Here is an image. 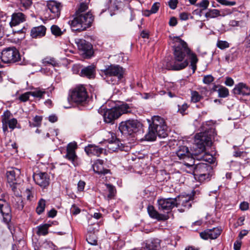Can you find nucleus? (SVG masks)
<instances>
[{
	"instance_id": "obj_1",
	"label": "nucleus",
	"mask_w": 250,
	"mask_h": 250,
	"mask_svg": "<svg viewBox=\"0 0 250 250\" xmlns=\"http://www.w3.org/2000/svg\"><path fill=\"white\" fill-rule=\"evenodd\" d=\"M169 43L173 50V60L167 62L166 68L179 71L185 69L189 64L194 73L197 69L198 59L197 55L188 46V44L180 37H169Z\"/></svg>"
},
{
	"instance_id": "obj_2",
	"label": "nucleus",
	"mask_w": 250,
	"mask_h": 250,
	"mask_svg": "<svg viewBox=\"0 0 250 250\" xmlns=\"http://www.w3.org/2000/svg\"><path fill=\"white\" fill-rule=\"evenodd\" d=\"M158 210L164 214L159 213L152 206L147 207V212L150 217L158 221H166L169 218L167 213L175 207L177 206L176 198H161L157 201Z\"/></svg>"
},
{
	"instance_id": "obj_3",
	"label": "nucleus",
	"mask_w": 250,
	"mask_h": 250,
	"mask_svg": "<svg viewBox=\"0 0 250 250\" xmlns=\"http://www.w3.org/2000/svg\"><path fill=\"white\" fill-rule=\"evenodd\" d=\"M195 145L199 148L198 152L195 151L193 154L195 156H200L197 157L209 164H212L215 162V158L208 153L205 152L206 146H208L211 144V138L210 134H208V131L205 130L204 131L197 134L195 136Z\"/></svg>"
},
{
	"instance_id": "obj_4",
	"label": "nucleus",
	"mask_w": 250,
	"mask_h": 250,
	"mask_svg": "<svg viewBox=\"0 0 250 250\" xmlns=\"http://www.w3.org/2000/svg\"><path fill=\"white\" fill-rule=\"evenodd\" d=\"M102 76L109 84L115 85L119 84L124 77L125 69L117 64L107 66L101 71Z\"/></svg>"
},
{
	"instance_id": "obj_5",
	"label": "nucleus",
	"mask_w": 250,
	"mask_h": 250,
	"mask_svg": "<svg viewBox=\"0 0 250 250\" xmlns=\"http://www.w3.org/2000/svg\"><path fill=\"white\" fill-rule=\"evenodd\" d=\"M94 21V17L90 12L84 15H78L68 22L73 31L81 32L91 27Z\"/></svg>"
},
{
	"instance_id": "obj_6",
	"label": "nucleus",
	"mask_w": 250,
	"mask_h": 250,
	"mask_svg": "<svg viewBox=\"0 0 250 250\" xmlns=\"http://www.w3.org/2000/svg\"><path fill=\"white\" fill-rule=\"evenodd\" d=\"M190 171L188 172L193 173L195 178L200 182H203L206 180H209L211 175L212 168L207 163H199L188 167Z\"/></svg>"
},
{
	"instance_id": "obj_7",
	"label": "nucleus",
	"mask_w": 250,
	"mask_h": 250,
	"mask_svg": "<svg viewBox=\"0 0 250 250\" xmlns=\"http://www.w3.org/2000/svg\"><path fill=\"white\" fill-rule=\"evenodd\" d=\"M130 111L129 106L127 104H123L110 109H107L104 112V121L107 124H113L122 114Z\"/></svg>"
},
{
	"instance_id": "obj_8",
	"label": "nucleus",
	"mask_w": 250,
	"mask_h": 250,
	"mask_svg": "<svg viewBox=\"0 0 250 250\" xmlns=\"http://www.w3.org/2000/svg\"><path fill=\"white\" fill-rule=\"evenodd\" d=\"M119 129L122 134L132 135L143 131V125L137 120L130 119L122 122L119 125Z\"/></svg>"
},
{
	"instance_id": "obj_9",
	"label": "nucleus",
	"mask_w": 250,
	"mask_h": 250,
	"mask_svg": "<svg viewBox=\"0 0 250 250\" xmlns=\"http://www.w3.org/2000/svg\"><path fill=\"white\" fill-rule=\"evenodd\" d=\"M0 59L4 63H14L21 61L19 51L14 47L3 49L1 52Z\"/></svg>"
},
{
	"instance_id": "obj_10",
	"label": "nucleus",
	"mask_w": 250,
	"mask_h": 250,
	"mask_svg": "<svg viewBox=\"0 0 250 250\" xmlns=\"http://www.w3.org/2000/svg\"><path fill=\"white\" fill-rule=\"evenodd\" d=\"M70 98L72 102L77 104L85 103L88 98L85 87L82 84L77 85L71 90Z\"/></svg>"
},
{
	"instance_id": "obj_11",
	"label": "nucleus",
	"mask_w": 250,
	"mask_h": 250,
	"mask_svg": "<svg viewBox=\"0 0 250 250\" xmlns=\"http://www.w3.org/2000/svg\"><path fill=\"white\" fill-rule=\"evenodd\" d=\"M176 154L179 160L183 161V164L187 167L194 165V158L192 157V154L190 152L187 146H180L176 152Z\"/></svg>"
},
{
	"instance_id": "obj_12",
	"label": "nucleus",
	"mask_w": 250,
	"mask_h": 250,
	"mask_svg": "<svg viewBox=\"0 0 250 250\" xmlns=\"http://www.w3.org/2000/svg\"><path fill=\"white\" fill-rule=\"evenodd\" d=\"M47 11L45 17L49 20H53L60 17L62 5L61 3L55 0L47 2Z\"/></svg>"
},
{
	"instance_id": "obj_13",
	"label": "nucleus",
	"mask_w": 250,
	"mask_h": 250,
	"mask_svg": "<svg viewBox=\"0 0 250 250\" xmlns=\"http://www.w3.org/2000/svg\"><path fill=\"white\" fill-rule=\"evenodd\" d=\"M12 114L8 110L4 111L1 116V120L2 125V130L4 134L8 132V127L12 130L17 127V120L14 118H11Z\"/></svg>"
},
{
	"instance_id": "obj_14",
	"label": "nucleus",
	"mask_w": 250,
	"mask_h": 250,
	"mask_svg": "<svg viewBox=\"0 0 250 250\" xmlns=\"http://www.w3.org/2000/svg\"><path fill=\"white\" fill-rule=\"evenodd\" d=\"M78 49L82 54L86 58H90L93 54L92 45L83 39H80L76 42Z\"/></svg>"
},
{
	"instance_id": "obj_15",
	"label": "nucleus",
	"mask_w": 250,
	"mask_h": 250,
	"mask_svg": "<svg viewBox=\"0 0 250 250\" xmlns=\"http://www.w3.org/2000/svg\"><path fill=\"white\" fill-rule=\"evenodd\" d=\"M20 174V170L19 169H12L6 172L7 183L13 192H15L17 189V179Z\"/></svg>"
},
{
	"instance_id": "obj_16",
	"label": "nucleus",
	"mask_w": 250,
	"mask_h": 250,
	"mask_svg": "<svg viewBox=\"0 0 250 250\" xmlns=\"http://www.w3.org/2000/svg\"><path fill=\"white\" fill-rule=\"evenodd\" d=\"M77 145L76 143H70L66 146V154L64 158L70 161L74 166L77 164L78 156L76 153Z\"/></svg>"
},
{
	"instance_id": "obj_17",
	"label": "nucleus",
	"mask_w": 250,
	"mask_h": 250,
	"mask_svg": "<svg viewBox=\"0 0 250 250\" xmlns=\"http://www.w3.org/2000/svg\"><path fill=\"white\" fill-rule=\"evenodd\" d=\"M111 138L107 139V147L111 151H116L118 150H123L124 146L120 140L116 138L115 134L113 132H109Z\"/></svg>"
},
{
	"instance_id": "obj_18",
	"label": "nucleus",
	"mask_w": 250,
	"mask_h": 250,
	"mask_svg": "<svg viewBox=\"0 0 250 250\" xmlns=\"http://www.w3.org/2000/svg\"><path fill=\"white\" fill-rule=\"evenodd\" d=\"M11 208L8 203L3 199H0V212L3 216V222L8 224L11 220Z\"/></svg>"
},
{
	"instance_id": "obj_19",
	"label": "nucleus",
	"mask_w": 250,
	"mask_h": 250,
	"mask_svg": "<svg viewBox=\"0 0 250 250\" xmlns=\"http://www.w3.org/2000/svg\"><path fill=\"white\" fill-rule=\"evenodd\" d=\"M33 179L35 183L41 188H45L49 184V178L46 173L40 172L33 175Z\"/></svg>"
},
{
	"instance_id": "obj_20",
	"label": "nucleus",
	"mask_w": 250,
	"mask_h": 250,
	"mask_svg": "<svg viewBox=\"0 0 250 250\" xmlns=\"http://www.w3.org/2000/svg\"><path fill=\"white\" fill-rule=\"evenodd\" d=\"M221 234V230L217 228L212 229H207L200 233V237L204 240L214 239Z\"/></svg>"
},
{
	"instance_id": "obj_21",
	"label": "nucleus",
	"mask_w": 250,
	"mask_h": 250,
	"mask_svg": "<svg viewBox=\"0 0 250 250\" xmlns=\"http://www.w3.org/2000/svg\"><path fill=\"white\" fill-rule=\"evenodd\" d=\"M161 240L157 238H152L144 242L143 250H161Z\"/></svg>"
},
{
	"instance_id": "obj_22",
	"label": "nucleus",
	"mask_w": 250,
	"mask_h": 250,
	"mask_svg": "<svg viewBox=\"0 0 250 250\" xmlns=\"http://www.w3.org/2000/svg\"><path fill=\"white\" fill-rule=\"evenodd\" d=\"M232 91L235 95L242 96L250 95V87L243 83H239L235 85Z\"/></svg>"
},
{
	"instance_id": "obj_23",
	"label": "nucleus",
	"mask_w": 250,
	"mask_h": 250,
	"mask_svg": "<svg viewBox=\"0 0 250 250\" xmlns=\"http://www.w3.org/2000/svg\"><path fill=\"white\" fill-rule=\"evenodd\" d=\"M26 16L21 12H15L11 16V20L10 22L11 27L17 26L26 21Z\"/></svg>"
},
{
	"instance_id": "obj_24",
	"label": "nucleus",
	"mask_w": 250,
	"mask_h": 250,
	"mask_svg": "<svg viewBox=\"0 0 250 250\" xmlns=\"http://www.w3.org/2000/svg\"><path fill=\"white\" fill-rule=\"evenodd\" d=\"M84 150L90 156H99L103 152V149L94 145H89L85 146Z\"/></svg>"
},
{
	"instance_id": "obj_25",
	"label": "nucleus",
	"mask_w": 250,
	"mask_h": 250,
	"mask_svg": "<svg viewBox=\"0 0 250 250\" xmlns=\"http://www.w3.org/2000/svg\"><path fill=\"white\" fill-rule=\"evenodd\" d=\"M46 28L43 25L33 27L30 32V35L33 38H40L45 36Z\"/></svg>"
},
{
	"instance_id": "obj_26",
	"label": "nucleus",
	"mask_w": 250,
	"mask_h": 250,
	"mask_svg": "<svg viewBox=\"0 0 250 250\" xmlns=\"http://www.w3.org/2000/svg\"><path fill=\"white\" fill-rule=\"evenodd\" d=\"M58 224L57 222H52L51 223L48 222V223L40 225L36 227L37 234L38 235H46L48 233V229L53 225H56Z\"/></svg>"
},
{
	"instance_id": "obj_27",
	"label": "nucleus",
	"mask_w": 250,
	"mask_h": 250,
	"mask_svg": "<svg viewBox=\"0 0 250 250\" xmlns=\"http://www.w3.org/2000/svg\"><path fill=\"white\" fill-rule=\"evenodd\" d=\"M95 67L93 65H90L83 68L81 71V76L88 79H93L95 77Z\"/></svg>"
},
{
	"instance_id": "obj_28",
	"label": "nucleus",
	"mask_w": 250,
	"mask_h": 250,
	"mask_svg": "<svg viewBox=\"0 0 250 250\" xmlns=\"http://www.w3.org/2000/svg\"><path fill=\"white\" fill-rule=\"evenodd\" d=\"M104 161L98 159L92 165L94 171L98 174H106L108 172V170L105 169L103 166Z\"/></svg>"
},
{
	"instance_id": "obj_29",
	"label": "nucleus",
	"mask_w": 250,
	"mask_h": 250,
	"mask_svg": "<svg viewBox=\"0 0 250 250\" xmlns=\"http://www.w3.org/2000/svg\"><path fill=\"white\" fill-rule=\"evenodd\" d=\"M153 130L157 134L158 136L160 138H165L167 135V126L165 124H161L155 127H151Z\"/></svg>"
},
{
	"instance_id": "obj_30",
	"label": "nucleus",
	"mask_w": 250,
	"mask_h": 250,
	"mask_svg": "<svg viewBox=\"0 0 250 250\" xmlns=\"http://www.w3.org/2000/svg\"><path fill=\"white\" fill-rule=\"evenodd\" d=\"M213 91H217L220 98H226L229 95V89L222 85H214L212 89Z\"/></svg>"
},
{
	"instance_id": "obj_31",
	"label": "nucleus",
	"mask_w": 250,
	"mask_h": 250,
	"mask_svg": "<svg viewBox=\"0 0 250 250\" xmlns=\"http://www.w3.org/2000/svg\"><path fill=\"white\" fill-rule=\"evenodd\" d=\"M181 204L183 208L178 209L180 212H184L189 209L192 206V199L191 197H184L181 199Z\"/></svg>"
},
{
	"instance_id": "obj_32",
	"label": "nucleus",
	"mask_w": 250,
	"mask_h": 250,
	"mask_svg": "<svg viewBox=\"0 0 250 250\" xmlns=\"http://www.w3.org/2000/svg\"><path fill=\"white\" fill-rule=\"evenodd\" d=\"M46 93V91L45 89L40 88L39 87L34 88L33 91H30L31 96L39 100L44 98V95Z\"/></svg>"
},
{
	"instance_id": "obj_33",
	"label": "nucleus",
	"mask_w": 250,
	"mask_h": 250,
	"mask_svg": "<svg viewBox=\"0 0 250 250\" xmlns=\"http://www.w3.org/2000/svg\"><path fill=\"white\" fill-rule=\"evenodd\" d=\"M151 123L149 124V126L155 127L161 124H165L164 119L159 116H154L151 118Z\"/></svg>"
},
{
	"instance_id": "obj_34",
	"label": "nucleus",
	"mask_w": 250,
	"mask_h": 250,
	"mask_svg": "<svg viewBox=\"0 0 250 250\" xmlns=\"http://www.w3.org/2000/svg\"><path fill=\"white\" fill-rule=\"evenodd\" d=\"M107 192H108L107 194V198L108 200H110L115 196L116 190L114 186L112 185L107 184L105 185Z\"/></svg>"
},
{
	"instance_id": "obj_35",
	"label": "nucleus",
	"mask_w": 250,
	"mask_h": 250,
	"mask_svg": "<svg viewBox=\"0 0 250 250\" xmlns=\"http://www.w3.org/2000/svg\"><path fill=\"white\" fill-rule=\"evenodd\" d=\"M42 63L45 66L52 65L54 67L58 65V62L54 58L49 57H45L42 59Z\"/></svg>"
},
{
	"instance_id": "obj_36",
	"label": "nucleus",
	"mask_w": 250,
	"mask_h": 250,
	"mask_svg": "<svg viewBox=\"0 0 250 250\" xmlns=\"http://www.w3.org/2000/svg\"><path fill=\"white\" fill-rule=\"evenodd\" d=\"M157 136H158L157 134L153 130L152 127L149 126L148 132L145 136L146 140L148 141H154L156 139Z\"/></svg>"
},
{
	"instance_id": "obj_37",
	"label": "nucleus",
	"mask_w": 250,
	"mask_h": 250,
	"mask_svg": "<svg viewBox=\"0 0 250 250\" xmlns=\"http://www.w3.org/2000/svg\"><path fill=\"white\" fill-rule=\"evenodd\" d=\"M89 0H86L84 2H81L78 10L76 11V14L78 15H84L85 14H83L82 13L88 9V4Z\"/></svg>"
},
{
	"instance_id": "obj_38",
	"label": "nucleus",
	"mask_w": 250,
	"mask_h": 250,
	"mask_svg": "<svg viewBox=\"0 0 250 250\" xmlns=\"http://www.w3.org/2000/svg\"><path fill=\"white\" fill-rule=\"evenodd\" d=\"M13 207L18 210H22L24 207L22 198L21 197H17L12 201Z\"/></svg>"
},
{
	"instance_id": "obj_39",
	"label": "nucleus",
	"mask_w": 250,
	"mask_h": 250,
	"mask_svg": "<svg viewBox=\"0 0 250 250\" xmlns=\"http://www.w3.org/2000/svg\"><path fill=\"white\" fill-rule=\"evenodd\" d=\"M220 16V11L216 9H209L205 14V17L207 18H215Z\"/></svg>"
},
{
	"instance_id": "obj_40",
	"label": "nucleus",
	"mask_w": 250,
	"mask_h": 250,
	"mask_svg": "<svg viewBox=\"0 0 250 250\" xmlns=\"http://www.w3.org/2000/svg\"><path fill=\"white\" fill-rule=\"evenodd\" d=\"M45 200L43 199H41L39 201L36 208V212L39 215L41 214L44 211L45 207Z\"/></svg>"
},
{
	"instance_id": "obj_41",
	"label": "nucleus",
	"mask_w": 250,
	"mask_h": 250,
	"mask_svg": "<svg viewBox=\"0 0 250 250\" xmlns=\"http://www.w3.org/2000/svg\"><path fill=\"white\" fill-rule=\"evenodd\" d=\"M51 31L53 35L56 37H59L63 34L65 30L62 31L61 28L58 25H53L51 27Z\"/></svg>"
},
{
	"instance_id": "obj_42",
	"label": "nucleus",
	"mask_w": 250,
	"mask_h": 250,
	"mask_svg": "<svg viewBox=\"0 0 250 250\" xmlns=\"http://www.w3.org/2000/svg\"><path fill=\"white\" fill-rule=\"evenodd\" d=\"M96 234L92 233H87L86 235V240L87 242L92 245H96L97 244Z\"/></svg>"
},
{
	"instance_id": "obj_43",
	"label": "nucleus",
	"mask_w": 250,
	"mask_h": 250,
	"mask_svg": "<svg viewBox=\"0 0 250 250\" xmlns=\"http://www.w3.org/2000/svg\"><path fill=\"white\" fill-rule=\"evenodd\" d=\"M202 98V96L196 91H191V101L195 103L199 102Z\"/></svg>"
},
{
	"instance_id": "obj_44",
	"label": "nucleus",
	"mask_w": 250,
	"mask_h": 250,
	"mask_svg": "<svg viewBox=\"0 0 250 250\" xmlns=\"http://www.w3.org/2000/svg\"><path fill=\"white\" fill-rule=\"evenodd\" d=\"M99 226L98 224H93L89 225L87 229V233H92L96 234L99 230Z\"/></svg>"
},
{
	"instance_id": "obj_45",
	"label": "nucleus",
	"mask_w": 250,
	"mask_h": 250,
	"mask_svg": "<svg viewBox=\"0 0 250 250\" xmlns=\"http://www.w3.org/2000/svg\"><path fill=\"white\" fill-rule=\"evenodd\" d=\"M31 96L30 91L25 92L19 97V100L22 102H25L28 101L30 96Z\"/></svg>"
},
{
	"instance_id": "obj_46",
	"label": "nucleus",
	"mask_w": 250,
	"mask_h": 250,
	"mask_svg": "<svg viewBox=\"0 0 250 250\" xmlns=\"http://www.w3.org/2000/svg\"><path fill=\"white\" fill-rule=\"evenodd\" d=\"M21 5L25 9H27L31 6L32 0H20Z\"/></svg>"
},
{
	"instance_id": "obj_47",
	"label": "nucleus",
	"mask_w": 250,
	"mask_h": 250,
	"mask_svg": "<svg viewBox=\"0 0 250 250\" xmlns=\"http://www.w3.org/2000/svg\"><path fill=\"white\" fill-rule=\"evenodd\" d=\"M217 46L221 49H224L229 47V43L227 41H218Z\"/></svg>"
},
{
	"instance_id": "obj_48",
	"label": "nucleus",
	"mask_w": 250,
	"mask_h": 250,
	"mask_svg": "<svg viewBox=\"0 0 250 250\" xmlns=\"http://www.w3.org/2000/svg\"><path fill=\"white\" fill-rule=\"evenodd\" d=\"M237 58V53L236 52L228 54L226 56V60L227 62H232Z\"/></svg>"
},
{
	"instance_id": "obj_49",
	"label": "nucleus",
	"mask_w": 250,
	"mask_h": 250,
	"mask_svg": "<svg viewBox=\"0 0 250 250\" xmlns=\"http://www.w3.org/2000/svg\"><path fill=\"white\" fill-rule=\"evenodd\" d=\"M42 117L41 116H38L36 115L34 118H33V125L34 126H39L41 125L42 121Z\"/></svg>"
},
{
	"instance_id": "obj_50",
	"label": "nucleus",
	"mask_w": 250,
	"mask_h": 250,
	"mask_svg": "<svg viewBox=\"0 0 250 250\" xmlns=\"http://www.w3.org/2000/svg\"><path fill=\"white\" fill-rule=\"evenodd\" d=\"M178 112L182 115L186 114V111L188 107V105L187 103H184L182 105H178Z\"/></svg>"
},
{
	"instance_id": "obj_51",
	"label": "nucleus",
	"mask_w": 250,
	"mask_h": 250,
	"mask_svg": "<svg viewBox=\"0 0 250 250\" xmlns=\"http://www.w3.org/2000/svg\"><path fill=\"white\" fill-rule=\"evenodd\" d=\"M209 5V1L208 0H203L200 3L197 4V6L202 8V10L207 9Z\"/></svg>"
},
{
	"instance_id": "obj_52",
	"label": "nucleus",
	"mask_w": 250,
	"mask_h": 250,
	"mask_svg": "<svg viewBox=\"0 0 250 250\" xmlns=\"http://www.w3.org/2000/svg\"><path fill=\"white\" fill-rule=\"evenodd\" d=\"M54 246V245L51 241L47 240H45L44 242H43L42 245V247L44 248L45 249L50 250L53 249Z\"/></svg>"
},
{
	"instance_id": "obj_53",
	"label": "nucleus",
	"mask_w": 250,
	"mask_h": 250,
	"mask_svg": "<svg viewBox=\"0 0 250 250\" xmlns=\"http://www.w3.org/2000/svg\"><path fill=\"white\" fill-rule=\"evenodd\" d=\"M85 186V182L82 180H80L77 184V190L78 192L83 191Z\"/></svg>"
},
{
	"instance_id": "obj_54",
	"label": "nucleus",
	"mask_w": 250,
	"mask_h": 250,
	"mask_svg": "<svg viewBox=\"0 0 250 250\" xmlns=\"http://www.w3.org/2000/svg\"><path fill=\"white\" fill-rule=\"evenodd\" d=\"M203 81L204 83L208 84L214 81V78L211 75H207L204 76Z\"/></svg>"
},
{
	"instance_id": "obj_55",
	"label": "nucleus",
	"mask_w": 250,
	"mask_h": 250,
	"mask_svg": "<svg viewBox=\"0 0 250 250\" xmlns=\"http://www.w3.org/2000/svg\"><path fill=\"white\" fill-rule=\"evenodd\" d=\"M70 212L73 215H77L80 213V209L75 205H73L70 208Z\"/></svg>"
},
{
	"instance_id": "obj_56",
	"label": "nucleus",
	"mask_w": 250,
	"mask_h": 250,
	"mask_svg": "<svg viewBox=\"0 0 250 250\" xmlns=\"http://www.w3.org/2000/svg\"><path fill=\"white\" fill-rule=\"evenodd\" d=\"M240 209L242 211H246L249 208V204L247 202L243 201L239 205Z\"/></svg>"
},
{
	"instance_id": "obj_57",
	"label": "nucleus",
	"mask_w": 250,
	"mask_h": 250,
	"mask_svg": "<svg viewBox=\"0 0 250 250\" xmlns=\"http://www.w3.org/2000/svg\"><path fill=\"white\" fill-rule=\"evenodd\" d=\"M160 7V3L159 2H155L154 3L150 9V12L151 13H156L159 10Z\"/></svg>"
},
{
	"instance_id": "obj_58",
	"label": "nucleus",
	"mask_w": 250,
	"mask_h": 250,
	"mask_svg": "<svg viewBox=\"0 0 250 250\" xmlns=\"http://www.w3.org/2000/svg\"><path fill=\"white\" fill-rule=\"evenodd\" d=\"M178 0H169L168 5L172 9H175L177 7Z\"/></svg>"
},
{
	"instance_id": "obj_59",
	"label": "nucleus",
	"mask_w": 250,
	"mask_h": 250,
	"mask_svg": "<svg viewBox=\"0 0 250 250\" xmlns=\"http://www.w3.org/2000/svg\"><path fill=\"white\" fill-rule=\"evenodd\" d=\"M225 84L227 86H231L234 84V81L231 78L227 77L226 78Z\"/></svg>"
},
{
	"instance_id": "obj_60",
	"label": "nucleus",
	"mask_w": 250,
	"mask_h": 250,
	"mask_svg": "<svg viewBox=\"0 0 250 250\" xmlns=\"http://www.w3.org/2000/svg\"><path fill=\"white\" fill-rule=\"evenodd\" d=\"M220 3L226 6H233L236 4V2L234 1H230L227 0H222Z\"/></svg>"
},
{
	"instance_id": "obj_61",
	"label": "nucleus",
	"mask_w": 250,
	"mask_h": 250,
	"mask_svg": "<svg viewBox=\"0 0 250 250\" xmlns=\"http://www.w3.org/2000/svg\"><path fill=\"white\" fill-rule=\"evenodd\" d=\"M179 17L181 20L186 21L188 19L189 14L186 12H183L180 14Z\"/></svg>"
},
{
	"instance_id": "obj_62",
	"label": "nucleus",
	"mask_w": 250,
	"mask_h": 250,
	"mask_svg": "<svg viewBox=\"0 0 250 250\" xmlns=\"http://www.w3.org/2000/svg\"><path fill=\"white\" fill-rule=\"evenodd\" d=\"M177 24V21L176 18L172 17L170 19L169 21V24L170 26H174Z\"/></svg>"
},
{
	"instance_id": "obj_63",
	"label": "nucleus",
	"mask_w": 250,
	"mask_h": 250,
	"mask_svg": "<svg viewBox=\"0 0 250 250\" xmlns=\"http://www.w3.org/2000/svg\"><path fill=\"white\" fill-rule=\"evenodd\" d=\"M241 246V242L240 241H236L234 243V250H240Z\"/></svg>"
},
{
	"instance_id": "obj_64",
	"label": "nucleus",
	"mask_w": 250,
	"mask_h": 250,
	"mask_svg": "<svg viewBox=\"0 0 250 250\" xmlns=\"http://www.w3.org/2000/svg\"><path fill=\"white\" fill-rule=\"evenodd\" d=\"M57 211L55 209H51L48 213V216L49 217L53 218L57 215Z\"/></svg>"
}]
</instances>
